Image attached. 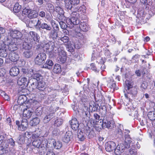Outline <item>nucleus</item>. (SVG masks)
<instances>
[{
  "instance_id": "1",
  "label": "nucleus",
  "mask_w": 155,
  "mask_h": 155,
  "mask_svg": "<svg viewBox=\"0 0 155 155\" xmlns=\"http://www.w3.org/2000/svg\"><path fill=\"white\" fill-rule=\"evenodd\" d=\"M70 18H67L66 20V24L62 21L59 22L60 27L62 29H65L67 27L72 28L74 25L79 24V20L78 18L79 16V13L75 12H73L70 14Z\"/></svg>"
},
{
  "instance_id": "2",
  "label": "nucleus",
  "mask_w": 155,
  "mask_h": 155,
  "mask_svg": "<svg viewBox=\"0 0 155 155\" xmlns=\"http://www.w3.org/2000/svg\"><path fill=\"white\" fill-rule=\"evenodd\" d=\"M41 133L40 130L39 129H37L35 131V133L32 136V138L34 140L32 144L38 148L47 147V140L43 137H40Z\"/></svg>"
},
{
  "instance_id": "3",
  "label": "nucleus",
  "mask_w": 155,
  "mask_h": 155,
  "mask_svg": "<svg viewBox=\"0 0 155 155\" xmlns=\"http://www.w3.org/2000/svg\"><path fill=\"white\" fill-rule=\"evenodd\" d=\"M125 140L124 143H121L119 144L115 149L114 153L116 155H120L123 153L125 149L128 148L131 146L134 147V140L130 137V135L125 134Z\"/></svg>"
},
{
  "instance_id": "4",
  "label": "nucleus",
  "mask_w": 155,
  "mask_h": 155,
  "mask_svg": "<svg viewBox=\"0 0 155 155\" xmlns=\"http://www.w3.org/2000/svg\"><path fill=\"white\" fill-rule=\"evenodd\" d=\"M54 50L55 52L50 53V55L52 56V57L58 54L59 56L58 58V61L60 63H64L66 60V54L64 51V47L61 45H59L58 48H55Z\"/></svg>"
},
{
  "instance_id": "5",
  "label": "nucleus",
  "mask_w": 155,
  "mask_h": 155,
  "mask_svg": "<svg viewBox=\"0 0 155 155\" xmlns=\"http://www.w3.org/2000/svg\"><path fill=\"white\" fill-rule=\"evenodd\" d=\"M39 39L40 37L36 33L33 31H30L28 34V37L25 39L23 48H25L24 46L26 45H27L28 47H31L33 43L36 44V42H39Z\"/></svg>"
},
{
  "instance_id": "6",
  "label": "nucleus",
  "mask_w": 155,
  "mask_h": 155,
  "mask_svg": "<svg viewBox=\"0 0 155 155\" xmlns=\"http://www.w3.org/2000/svg\"><path fill=\"white\" fill-rule=\"evenodd\" d=\"M83 88L84 91H81L79 92L80 96L81 97V100L82 101L86 102L87 100L88 94L90 93L91 95H94V91L91 90L89 88H87L85 85H84V86Z\"/></svg>"
},
{
  "instance_id": "7",
  "label": "nucleus",
  "mask_w": 155,
  "mask_h": 155,
  "mask_svg": "<svg viewBox=\"0 0 155 155\" xmlns=\"http://www.w3.org/2000/svg\"><path fill=\"white\" fill-rule=\"evenodd\" d=\"M59 45L55 46L54 43L52 41H49L47 44H46L43 46V49L45 51L46 53L49 55L51 57H52V56L50 55L51 53H53V52H55L54 51V48H58Z\"/></svg>"
},
{
  "instance_id": "8",
  "label": "nucleus",
  "mask_w": 155,
  "mask_h": 155,
  "mask_svg": "<svg viewBox=\"0 0 155 155\" xmlns=\"http://www.w3.org/2000/svg\"><path fill=\"white\" fill-rule=\"evenodd\" d=\"M48 147L54 148L56 149H60L62 146V143L60 141H56L54 139H48L47 141Z\"/></svg>"
},
{
  "instance_id": "9",
  "label": "nucleus",
  "mask_w": 155,
  "mask_h": 155,
  "mask_svg": "<svg viewBox=\"0 0 155 155\" xmlns=\"http://www.w3.org/2000/svg\"><path fill=\"white\" fill-rule=\"evenodd\" d=\"M46 57L45 53H40L38 54L34 59L35 63L37 65H41L45 62Z\"/></svg>"
},
{
  "instance_id": "10",
  "label": "nucleus",
  "mask_w": 155,
  "mask_h": 155,
  "mask_svg": "<svg viewBox=\"0 0 155 155\" xmlns=\"http://www.w3.org/2000/svg\"><path fill=\"white\" fill-rule=\"evenodd\" d=\"M9 34L10 36L13 38L12 40L14 41H15L17 38H21L23 35L19 31L12 29H9Z\"/></svg>"
},
{
  "instance_id": "11",
  "label": "nucleus",
  "mask_w": 155,
  "mask_h": 155,
  "mask_svg": "<svg viewBox=\"0 0 155 155\" xmlns=\"http://www.w3.org/2000/svg\"><path fill=\"white\" fill-rule=\"evenodd\" d=\"M16 124L18 126V129L19 130L25 131L26 130L28 125L26 119H23L20 123L18 120L16 121Z\"/></svg>"
},
{
  "instance_id": "12",
  "label": "nucleus",
  "mask_w": 155,
  "mask_h": 155,
  "mask_svg": "<svg viewBox=\"0 0 155 155\" xmlns=\"http://www.w3.org/2000/svg\"><path fill=\"white\" fill-rule=\"evenodd\" d=\"M28 9L25 8L23 10L22 12H20L18 15L19 18L25 23L28 20Z\"/></svg>"
},
{
  "instance_id": "13",
  "label": "nucleus",
  "mask_w": 155,
  "mask_h": 155,
  "mask_svg": "<svg viewBox=\"0 0 155 155\" xmlns=\"http://www.w3.org/2000/svg\"><path fill=\"white\" fill-rule=\"evenodd\" d=\"M105 78L107 82V86L110 88L113 89V91L115 90H117L118 89L117 87H116L115 82L112 77H107Z\"/></svg>"
},
{
  "instance_id": "14",
  "label": "nucleus",
  "mask_w": 155,
  "mask_h": 155,
  "mask_svg": "<svg viewBox=\"0 0 155 155\" xmlns=\"http://www.w3.org/2000/svg\"><path fill=\"white\" fill-rule=\"evenodd\" d=\"M116 144L115 143L112 141H109L107 142L105 145V148L107 152H110L114 150L116 148Z\"/></svg>"
},
{
  "instance_id": "15",
  "label": "nucleus",
  "mask_w": 155,
  "mask_h": 155,
  "mask_svg": "<svg viewBox=\"0 0 155 155\" xmlns=\"http://www.w3.org/2000/svg\"><path fill=\"white\" fill-rule=\"evenodd\" d=\"M29 82V79L23 77L19 78L17 81L18 84L20 85H23V87H25L27 86Z\"/></svg>"
},
{
  "instance_id": "16",
  "label": "nucleus",
  "mask_w": 155,
  "mask_h": 155,
  "mask_svg": "<svg viewBox=\"0 0 155 155\" xmlns=\"http://www.w3.org/2000/svg\"><path fill=\"white\" fill-rule=\"evenodd\" d=\"M6 44V42L0 43V56L4 57H5L7 56Z\"/></svg>"
},
{
  "instance_id": "17",
  "label": "nucleus",
  "mask_w": 155,
  "mask_h": 155,
  "mask_svg": "<svg viewBox=\"0 0 155 155\" xmlns=\"http://www.w3.org/2000/svg\"><path fill=\"white\" fill-rule=\"evenodd\" d=\"M13 40H12V41L10 42H6L7 48H8L9 51H15L17 49V45L15 42Z\"/></svg>"
},
{
  "instance_id": "18",
  "label": "nucleus",
  "mask_w": 155,
  "mask_h": 155,
  "mask_svg": "<svg viewBox=\"0 0 155 155\" xmlns=\"http://www.w3.org/2000/svg\"><path fill=\"white\" fill-rule=\"evenodd\" d=\"M27 108L24 109L23 115L24 117H26L28 118H29L31 117V116L33 114V111L31 108L29 106H26Z\"/></svg>"
},
{
  "instance_id": "19",
  "label": "nucleus",
  "mask_w": 155,
  "mask_h": 155,
  "mask_svg": "<svg viewBox=\"0 0 155 155\" xmlns=\"http://www.w3.org/2000/svg\"><path fill=\"white\" fill-rule=\"evenodd\" d=\"M9 144L12 147L14 146L15 144V142L13 139L10 138L6 140L2 144V147L4 150H6L8 147Z\"/></svg>"
},
{
  "instance_id": "20",
  "label": "nucleus",
  "mask_w": 155,
  "mask_h": 155,
  "mask_svg": "<svg viewBox=\"0 0 155 155\" xmlns=\"http://www.w3.org/2000/svg\"><path fill=\"white\" fill-rule=\"evenodd\" d=\"M102 123L101 125L103 127L110 128L113 125V121H109L107 119L106 117H104L103 120H102Z\"/></svg>"
},
{
  "instance_id": "21",
  "label": "nucleus",
  "mask_w": 155,
  "mask_h": 155,
  "mask_svg": "<svg viewBox=\"0 0 155 155\" xmlns=\"http://www.w3.org/2000/svg\"><path fill=\"white\" fill-rule=\"evenodd\" d=\"M8 58L10 60L13 62L17 61L19 59V56L16 51H11L8 55Z\"/></svg>"
},
{
  "instance_id": "22",
  "label": "nucleus",
  "mask_w": 155,
  "mask_h": 155,
  "mask_svg": "<svg viewBox=\"0 0 155 155\" xmlns=\"http://www.w3.org/2000/svg\"><path fill=\"white\" fill-rule=\"evenodd\" d=\"M73 135L72 133L70 131L67 132L65 135L62 138V141L65 143H68L72 138Z\"/></svg>"
},
{
  "instance_id": "23",
  "label": "nucleus",
  "mask_w": 155,
  "mask_h": 155,
  "mask_svg": "<svg viewBox=\"0 0 155 155\" xmlns=\"http://www.w3.org/2000/svg\"><path fill=\"white\" fill-rule=\"evenodd\" d=\"M71 127L74 130H76L79 127V124L76 118L72 119L70 121Z\"/></svg>"
},
{
  "instance_id": "24",
  "label": "nucleus",
  "mask_w": 155,
  "mask_h": 155,
  "mask_svg": "<svg viewBox=\"0 0 155 155\" xmlns=\"http://www.w3.org/2000/svg\"><path fill=\"white\" fill-rule=\"evenodd\" d=\"M46 87V83L43 80H41L38 82L37 85V88L39 90L43 91Z\"/></svg>"
},
{
  "instance_id": "25",
  "label": "nucleus",
  "mask_w": 155,
  "mask_h": 155,
  "mask_svg": "<svg viewBox=\"0 0 155 155\" xmlns=\"http://www.w3.org/2000/svg\"><path fill=\"white\" fill-rule=\"evenodd\" d=\"M19 72V69L16 67L12 68L10 69L9 72L10 75L13 77L17 76Z\"/></svg>"
},
{
  "instance_id": "26",
  "label": "nucleus",
  "mask_w": 155,
  "mask_h": 155,
  "mask_svg": "<svg viewBox=\"0 0 155 155\" xmlns=\"http://www.w3.org/2000/svg\"><path fill=\"white\" fill-rule=\"evenodd\" d=\"M28 18L31 19L36 18L38 16V12L36 11L32 10L30 11L28 9Z\"/></svg>"
},
{
  "instance_id": "27",
  "label": "nucleus",
  "mask_w": 155,
  "mask_h": 155,
  "mask_svg": "<svg viewBox=\"0 0 155 155\" xmlns=\"http://www.w3.org/2000/svg\"><path fill=\"white\" fill-rule=\"evenodd\" d=\"M79 28L82 31L86 32L87 31L89 28L88 25L85 22H81L79 25Z\"/></svg>"
},
{
  "instance_id": "28",
  "label": "nucleus",
  "mask_w": 155,
  "mask_h": 155,
  "mask_svg": "<svg viewBox=\"0 0 155 155\" xmlns=\"http://www.w3.org/2000/svg\"><path fill=\"white\" fill-rule=\"evenodd\" d=\"M53 65V62L51 60L48 59L43 65V68H47L49 70L51 69Z\"/></svg>"
},
{
  "instance_id": "29",
  "label": "nucleus",
  "mask_w": 155,
  "mask_h": 155,
  "mask_svg": "<svg viewBox=\"0 0 155 155\" xmlns=\"http://www.w3.org/2000/svg\"><path fill=\"white\" fill-rule=\"evenodd\" d=\"M127 110L128 112H131L129 114V115L134 117L136 118L138 117L139 114L138 111L137 110H135V109L133 108L131 109L128 107Z\"/></svg>"
},
{
  "instance_id": "30",
  "label": "nucleus",
  "mask_w": 155,
  "mask_h": 155,
  "mask_svg": "<svg viewBox=\"0 0 155 155\" xmlns=\"http://www.w3.org/2000/svg\"><path fill=\"white\" fill-rule=\"evenodd\" d=\"M134 83L132 80H126L125 82L126 90H129L130 88L133 87Z\"/></svg>"
},
{
  "instance_id": "31",
  "label": "nucleus",
  "mask_w": 155,
  "mask_h": 155,
  "mask_svg": "<svg viewBox=\"0 0 155 155\" xmlns=\"http://www.w3.org/2000/svg\"><path fill=\"white\" fill-rule=\"evenodd\" d=\"M53 71L54 73H60L61 71V65L58 64H56L54 65Z\"/></svg>"
},
{
  "instance_id": "32",
  "label": "nucleus",
  "mask_w": 155,
  "mask_h": 155,
  "mask_svg": "<svg viewBox=\"0 0 155 155\" xmlns=\"http://www.w3.org/2000/svg\"><path fill=\"white\" fill-rule=\"evenodd\" d=\"M100 112L101 113V117L105 118L107 114L106 106L105 105L101 106L100 107Z\"/></svg>"
},
{
  "instance_id": "33",
  "label": "nucleus",
  "mask_w": 155,
  "mask_h": 155,
  "mask_svg": "<svg viewBox=\"0 0 155 155\" xmlns=\"http://www.w3.org/2000/svg\"><path fill=\"white\" fill-rule=\"evenodd\" d=\"M78 138L81 141L83 140L85 138V134L84 133L82 130H78Z\"/></svg>"
},
{
  "instance_id": "34",
  "label": "nucleus",
  "mask_w": 155,
  "mask_h": 155,
  "mask_svg": "<svg viewBox=\"0 0 155 155\" xmlns=\"http://www.w3.org/2000/svg\"><path fill=\"white\" fill-rule=\"evenodd\" d=\"M86 135L90 139L96 136L94 130L92 129L91 130L90 128H88Z\"/></svg>"
},
{
  "instance_id": "35",
  "label": "nucleus",
  "mask_w": 155,
  "mask_h": 155,
  "mask_svg": "<svg viewBox=\"0 0 155 155\" xmlns=\"http://www.w3.org/2000/svg\"><path fill=\"white\" fill-rule=\"evenodd\" d=\"M86 11L85 7L84 5H82L80 6L78 8L76 9V10L74 11L79 13V16L78 18L80 17V14L82 12H84Z\"/></svg>"
},
{
  "instance_id": "36",
  "label": "nucleus",
  "mask_w": 155,
  "mask_h": 155,
  "mask_svg": "<svg viewBox=\"0 0 155 155\" xmlns=\"http://www.w3.org/2000/svg\"><path fill=\"white\" fill-rule=\"evenodd\" d=\"M33 54V52L31 50H28L25 51L23 53V55L26 58H31Z\"/></svg>"
},
{
  "instance_id": "37",
  "label": "nucleus",
  "mask_w": 155,
  "mask_h": 155,
  "mask_svg": "<svg viewBox=\"0 0 155 155\" xmlns=\"http://www.w3.org/2000/svg\"><path fill=\"white\" fill-rule=\"evenodd\" d=\"M21 8V6L18 3H16L13 8V11L14 13H18L20 12Z\"/></svg>"
},
{
  "instance_id": "38",
  "label": "nucleus",
  "mask_w": 155,
  "mask_h": 155,
  "mask_svg": "<svg viewBox=\"0 0 155 155\" xmlns=\"http://www.w3.org/2000/svg\"><path fill=\"white\" fill-rule=\"evenodd\" d=\"M40 122V120L38 117L33 118L30 121V124L31 126H36L38 125Z\"/></svg>"
},
{
  "instance_id": "39",
  "label": "nucleus",
  "mask_w": 155,
  "mask_h": 155,
  "mask_svg": "<svg viewBox=\"0 0 155 155\" xmlns=\"http://www.w3.org/2000/svg\"><path fill=\"white\" fill-rule=\"evenodd\" d=\"M26 100V96L24 95L20 96L18 98V102L19 104H22L25 102Z\"/></svg>"
},
{
  "instance_id": "40",
  "label": "nucleus",
  "mask_w": 155,
  "mask_h": 155,
  "mask_svg": "<svg viewBox=\"0 0 155 155\" xmlns=\"http://www.w3.org/2000/svg\"><path fill=\"white\" fill-rule=\"evenodd\" d=\"M0 95L6 100L9 101L10 98L9 96L5 92L0 89Z\"/></svg>"
},
{
  "instance_id": "41",
  "label": "nucleus",
  "mask_w": 155,
  "mask_h": 155,
  "mask_svg": "<svg viewBox=\"0 0 155 155\" xmlns=\"http://www.w3.org/2000/svg\"><path fill=\"white\" fill-rule=\"evenodd\" d=\"M147 116L150 120H155V111L149 112L147 114Z\"/></svg>"
},
{
  "instance_id": "42",
  "label": "nucleus",
  "mask_w": 155,
  "mask_h": 155,
  "mask_svg": "<svg viewBox=\"0 0 155 155\" xmlns=\"http://www.w3.org/2000/svg\"><path fill=\"white\" fill-rule=\"evenodd\" d=\"M53 116V113L49 114L45 117L44 119L43 122L45 123H47L50 120L51 118H52Z\"/></svg>"
},
{
  "instance_id": "43",
  "label": "nucleus",
  "mask_w": 155,
  "mask_h": 155,
  "mask_svg": "<svg viewBox=\"0 0 155 155\" xmlns=\"http://www.w3.org/2000/svg\"><path fill=\"white\" fill-rule=\"evenodd\" d=\"M31 108H32L33 107L35 108L36 107H38L40 106V104L39 102L37 101L33 100L31 102Z\"/></svg>"
},
{
  "instance_id": "44",
  "label": "nucleus",
  "mask_w": 155,
  "mask_h": 155,
  "mask_svg": "<svg viewBox=\"0 0 155 155\" xmlns=\"http://www.w3.org/2000/svg\"><path fill=\"white\" fill-rule=\"evenodd\" d=\"M55 10L60 15V16H61L62 17H64L63 15L64 13L63 10L60 7L56 6Z\"/></svg>"
},
{
  "instance_id": "45",
  "label": "nucleus",
  "mask_w": 155,
  "mask_h": 155,
  "mask_svg": "<svg viewBox=\"0 0 155 155\" xmlns=\"http://www.w3.org/2000/svg\"><path fill=\"white\" fill-rule=\"evenodd\" d=\"M32 77L34 80H35L37 81H39L42 78V77L41 74L38 73H35L32 75Z\"/></svg>"
},
{
  "instance_id": "46",
  "label": "nucleus",
  "mask_w": 155,
  "mask_h": 155,
  "mask_svg": "<svg viewBox=\"0 0 155 155\" xmlns=\"http://www.w3.org/2000/svg\"><path fill=\"white\" fill-rule=\"evenodd\" d=\"M41 28L42 29H45L47 31H50L51 28L50 25H48L45 23H43L42 24L41 26Z\"/></svg>"
},
{
  "instance_id": "47",
  "label": "nucleus",
  "mask_w": 155,
  "mask_h": 155,
  "mask_svg": "<svg viewBox=\"0 0 155 155\" xmlns=\"http://www.w3.org/2000/svg\"><path fill=\"white\" fill-rule=\"evenodd\" d=\"M42 112V107L41 106H39L37 107L35 110V113L36 115L38 116H40Z\"/></svg>"
},
{
  "instance_id": "48",
  "label": "nucleus",
  "mask_w": 155,
  "mask_h": 155,
  "mask_svg": "<svg viewBox=\"0 0 155 155\" xmlns=\"http://www.w3.org/2000/svg\"><path fill=\"white\" fill-rule=\"evenodd\" d=\"M93 52L92 54V60H94L95 58L98 57L99 56V53L97 51L96 49L94 48L93 51Z\"/></svg>"
},
{
  "instance_id": "49",
  "label": "nucleus",
  "mask_w": 155,
  "mask_h": 155,
  "mask_svg": "<svg viewBox=\"0 0 155 155\" xmlns=\"http://www.w3.org/2000/svg\"><path fill=\"white\" fill-rule=\"evenodd\" d=\"M58 40H60L64 43L68 42L69 41V38L67 36H64L63 37H58Z\"/></svg>"
},
{
  "instance_id": "50",
  "label": "nucleus",
  "mask_w": 155,
  "mask_h": 155,
  "mask_svg": "<svg viewBox=\"0 0 155 155\" xmlns=\"http://www.w3.org/2000/svg\"><path fill=\"white\" fill-rule=\"evenodd\" d=\"M24 135L23 134H20L18 137V143L20 144L23 143L24 142Z\"/></svg>"
},
{
  "instance_id": "51",
  "label": "nucleus",
  "mask_w": 155,
  "mask_h": 155,
  "mask_svg": "<svg viewBox=\"0 0 155 155\" xmlns=\"http://www.w3.org/2000/svg\"><path fill=\"white\" fill-rule=\"evenodd\" d=\"M50 37L53 39H56L58 37V34L57 32L54 30L51 31L50 34Z\"/></svg>"
},
{
  "instance_id": "52",
  "label": "nucleus",
  "mask_w": 155,
  "mask_h": 155,
  "mask_svg": "<svg viewBox=\"0 0 155 155\" xmlns=\"http://www.w3.org/2000/svg\"><path fill=\"white\" fill-rule=\"evenodd\" d=\"M63 120L61 119H58L55 121L54 125L55 126L58 127L62 124Z\"/></svg>"
},
{
  "instance_id": "53",
  "label": "nucleus",
  "mask_w": 155,
  "mask_h": 155,
  "mask_svg": "<svg viewBox=\"0 0 155 155\" xmlns=\"http://www.w3.org/2000/svg\"><path fill=\"white\" fill-rule=\"evenodd\" d=\"M56 97V95L54 94L53 93L49 94L48 97V101H53Z\"/></svg>"
},
{
  "instance_id": "54",
  "label": "nucleus",
  "mask_w": 155,
  "mask_h": 155,
  "mask_svg": "<svg viewBox=\"0 0 155 155\" xmlns=\"http://www.w3.org/2000/svg\"><path fill=\"white\" fill-rule=\"evenodd\" d=\"M91 103V104L93 103V104L92 105L91 104L90 105V108H91L92 110L94 111L97 110L98 108V105L95 104L93 101H92Z\"/></svg>"
},
{
  "instance_id": "55",
  "label": "nucleus",
  "mask_w": 155,
  "mask_h": 155,
  "mask_svg": "<svg viewBox=\"0 0 155 155\" xmlns=\"http://www.w3.org/2000/svg\"><path fill=\"white\" fill-rule=\"evenodd\" d=\"M104 61H100V63L99 64V67H100V69L102 70V71H104V69L105 68V66L104 64Z\"/></svg>"
},
{
  "instance_id": "56",
  "label": "nucleus",
  "mask_w": 155,
  "mask_h": 155,
  "mask_svg": "<svg viewBox=\"0 0 155 155\" xmlns=\"http://www.w3.org/2000/svg\"><path fill=\"white\" fill-rule=\"evenodd\" d=\"M129 153L131 155H136L137 151L136 150L131 148L129 150Z\"/></svg>"
},
{
  "instance_id": "57",
  "label": "nucleus",
  "mask_w": 155,
  "mask_h": 155,
  "mask_svg": "<svg viewBox=\"0 0 155 155\" xmlns=\"http://www.w3.org/2000/svg\"><path fill=\"white\" fill-rule=\"evenodd\" d=\"M69 1L74 5H78L80 3V0H69Z\"/></svg>"
},
{
  "instance_id": "58",
  "label": "nucleus",
  "mask_w": 155,
  "mask_h": 155,
  "mask_svg": "<svg viewBox=\"0 0 155 155\" xmlns=\"http://www.w3.org/2000/svg\"><path fill=\"white\" fill-rule=\"evenodd\" d=\"M37 22V18L33 19L31 21L29 22V24L32 26H36Z\"/></svg>"
},
{
  "instance_id": "59",
  "label": "nucleus",
  "mask_w": 155,
  "mask_h": 155,
  "mask_svg": "<svg viewBox=\"0 0 155 155\" xmlns=\"http://www.w3.org/2000/svg\"><path fill=\"white\" fill-rule=\"evenodd\" d=\"M33 134H32L31 132H26L23 134L24 136H25L27 138H28L29 137H31V135H32V136Z\"/></svg>"
},
{
  "instance_id": "60",
  "label": "nucleus",
  "mask_w": 155,
  "mask_h": 155,
  "mask_svg": "<svg viewBox=\"0 0 155 155\" xmlns=\"http://www.w3.org/2000/svg\"><path fill=\"white\" fill-rule=\"evenodd\" d=\"M72 5H73L70 2L69 0L68 2L66 3L65 6L67 8L71 10L72 8Z\"/></svg>"
},
{
  "instance_id": "61",
  "label": "nucleus",
  "mask_w": 155,
  "mask_h": 155,
  "mask_svg": "<svg viewBox=\"0 0 155 155\" xmlns=\"http://www.w3.org/2000/svg\"><path fill=\"white\" fill-rule=\"evenodd\" d=\"M57 109V108H56L55 107L51 106L49 108V110L51 113H53V115H54V113L56 111Z\"/></svg>"
},
{
  "instance_id": "62",
  "label": "nucleus",
  "mask_w": 155,
  "mask_h": 155,
  "mask_svg": "<svg viewBox=\"0 0 155 155\" xmlns=\"http://www.w3.org/2000/svg\"><path fill=\"white\" fill-rule=\"evenodd\" d=\"M76 37L80 39H82L84 38V36L80 32L77 33Z\"/></svg>"
},
{
  "instance_id": "63",
  "label": "nucleus",
  "mask_w": 155,
  "mask_h": 155,
  "mask_svg": "<svg viewBox=\"0 0 155 155\" xmlns=\"http://www.w3.org/2000/svg\"><path fill=\"white\" fill-rule=\"evenodd\" d=\"M94 117L96 120H99L100 121V123H101V121L102 120H100V116L99 115H98L97 114L95 113L94 114Z\"/></svg>"
},
{
  "instance_id": "64",
  "label": "nucleus",
  "mask_w": 155,
  "mask_h": 155,
  "mask_svg": "<svg viewBox=\"0 0 155 155\" xmlns=\"http://www.w3.org/2000/svg\"><path fill=\"white\" fill-rule=\"evenodd\" d=\"M104 54L106 56L109 57L111 54L109 50H105L104 52Z\"/></svg>"
}]
</instances>
